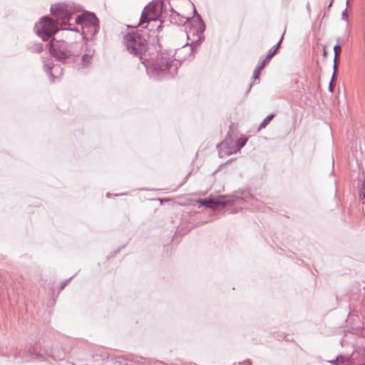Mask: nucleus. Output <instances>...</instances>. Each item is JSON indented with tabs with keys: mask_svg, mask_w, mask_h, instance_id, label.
Instances as JSON below:
<instances>
[{
	"mask_svg": "<svg viewBox=\"0 0 365 365\" xmlns=\"http://www.w3.org/2000/svg\"><path fill=\"white\" fill-rule=\"evenodd\" d=\"M127 50L138 58L145 68L150 78L162 80L173 77L177 73L180 63H174L173 56L167 51H158L154 57H150L146 51L147 41L145 38L136 32L128 33L123 38Z\"/></svg>",
	"mask_w": 365,
	"mask_h": 365,
	"instance_id": "f257e3e1",
	"label": "nucleus"
},
{
	"mask_svg": "<svg viewBox=\"0 0 365 365\" xmlns=\"http://www.w3.org/2000/svg\"><path fill=\"white\" fill-rule=\"evenodd\" d=\"M48 46L50 54L63 64L75 63L76 58L80 55L76 42H68L53 38Z\"/></svg>",
	"mask_w": 365,
	"mask_h": 365,
	"instance_id": "f03ea898",
	"label": "nucleus"
},
{
	"mask_svg": "<svg viewBox=\"0 0 365 365\" xmlns=\"http://www.w3.org/2000/svg\"><path fill=\"white\" fill-rule=\"evenodd\" d=\"M252 198V195L247 190H236L230 195H220L217 198L209 199L204 198L198 200L201 205L210 207L213 206L232 205L234 204L241 205L243 202H248Z\"/></svg>",
	"mask_w": 365,
	"mask_h": 365,
	"instance_id": "7ed1b4c3",
	"label": "nucleus"
},
{
	"mask_svg": "<svg viewBox=\"0 0 365 365\" xmlns=\"http://www.w3.org/2000/svg\"><path fill=\"white\" fill-rule=\"evenodd\" d=\"M194 15L192 21L190 22L191 26L187 32V39L190 41V43H187V45H189L190 46V56L192 54L194 49L200 46L205 41L204 31L206 28L205 24L201 16L195 9L194 10Z\"/></svg>",
	"mask_w": 365,
	"mask_h": 365,
	"instance_id": "20e7f679",
	"label": "nucleus"
},
{
	"mask_svg": "<svg viewBox=\"0 0 365 365\" xmlns=\"http://www.w3.org/2000/svg\"><path fill=\"white\" fill-rule=\"evenodd\" d=\"M51 14L58 19L62 20L63 24L66 25V21H69L72 16L81 11L82 8L80 5L73 2L58 3L51 6Z\"/></svg>",
	"mask_w": 365,
	"mask_h": 365,
	"instance_id": "39448f33",
	"label": "nucleus"
},
{
	"mask_svg": "<svg viewBox=\"0 0 365 365\" xmlns=\"http://www.w3.org/2000/svg\"><path fill=\"white\" fill-rule=\"evenodd\" d=\"M34 30L37 36L45 41L54 35L58 29V25L51 18L45 16L40 19L38 24H36Z\"/></svg>",
	"mask_w": 365,
	"mask_h": 365,
	"instance_id": "423d86ee",
	"label": "nucleus"
},
{
	"mask_svg": "<svg viewBox=\"0 0 365 365\" xmlns=\"http://www.w3.org/2000/svg\"><path fill=\"white\" fill-rule=\"evenodd\" d=\"M41 355V354L40 351H38V346L31 344L26 345L24 349H21L18 352L14 353L15 359L19 357L25 361L38 359Z\"/></svg>",
	"mask_w": 365,
	"mask_h": 365,
	"instance_id": "0eeeda50",
	"label": "nucleus"
},
{
	"mask_svg": "<svg viewBox=\"0 0 365 365\" xmlns=\"http://www.w3.org/2000/svg\"><path fill=\"white\" fill-rule=\"evenodd\" d=\"M90 19L88 21L86 24V25L83 26V34L86 35L87 39L93 40L94 36L98 33L100 26H99V21L97 18V16L94 14H89Z\"/></svg>",
	"mask_w": 365,
	"mask_h": 365,
	"instance_id": "6e6552de",
	"label": "nucleus"
},
{
	"mask_svg": "<svg viewBox=\"0 0 365 365\" xmlns=\"http://www.w3.org/2000/svg\"><path fill=\"white\" fill-rule=\"evenodd\" d=\"M93 54L94 50L87 51L86 53L81 56L80 62H77V58H76V62L73 63V67L78 72H83L84 69L88 68L92 64Z\"/></svg>",
	"mask_w": 365,
	"mask_h": 365,
	"instance_id": "1a4fd4ad",
	"label": "nucleus"
},
{
	"mask_svg": "<svg viewBox=\"0 0 365 365\" xmlns=\"http://www.w3.org/2000/svg\"><path fill=\"white\" fill-rule=\"evenodd\" d=\"M148 6L144 8L140 19L139 26H143L144 24H149L150 21L156 20V17L153 16Z\"/></svg>",
	"mask_w": 365,
	"mask_h": 365,
	"instance_id": "9d476101",
	"label": "nucleus"
},
{
	"mask_svg": "<svg viewBox=\"0 0 365 365\" xmlns=\"http://www.w3.org/2000/svg\"><path fill=\"white\" fill-rule=\"evenodd\" d=\"M148 6L150 9V11L157 18L158 14L163 11V0L153 1Z\"/></svg>",
	"mask_w": 365,
	"mask_h": 365,
	"instance_id": "9b49d317",
	"label": "nucleus"
},
{
	"mask_svg": "<svg viewBox=\"0 0 365 365\" xmlns=\"http://www.w3.org/2000/svg\"><path fill=\"white\" fill-rule=\"evenodd\" d=\"M172 14L170 15V21L172 24H175L177 25L184 24L186 21H190L189 19H186L184 21V17L182 16L179 13L175 11L173 8L170 9Z\"/></svg>",
	"mask_w": 365,
	"mask_h": 365,
	"instance_id": "f8f14e48",
	"label": "nucleus"
},
{
	"mask_svg": "<svg viewBox=\"0 0 365 365\" xmlns=\"http://www.w3.org/2000/svg\"><path fill=\"white\" fill-rule=\"evenodd\" d=\"M270 59H268L267 57L259 63V65L255 68L253 73V81L255 82L257 80L258 82L259 81V74L261 71L265 67V66L269 62Z\"/></svg>",
	"mask_w": 365,
	"mask_h": 365,
	"instance_id": "ddd939ff",
	"label": "nucleus"
},
{
	"mask_svg": "<svg viewBox=\"0 0 365 365\" xmlns=\"http://www.w3.org/2000/svg\"><path fill=\"white\" fill-rule=\"evenodd\" d=\"M89 14H94L92 12H88V11H86V12H84L83 14H82L81 15H78L76 19H75V21L77 24H79V25H81L82 26V28L83 27L84 25H86V24L88 21V20L90 19V16Z\"/></svg>",
	"mask_w": 365,
	"mask_h": 365,
	"instance_id": "4468645a",
	"label": "nucleus"
},
{
	"mask_svg": "<svg viewBox=\"0 0 365 365\" xmlns=\"http://www.w3.org/2000/svg\"><path fill=\"white\" fill-rule=\"evenodd\" d=\"M284 33L282 34V36H281L279 41L277 42V44H275L268 52V54L267 56H266L268 59H270L276 55V53H277V51L279 49V48L281 46V43L282 42V40H283V37H284Z\"/></svg>",
	"mask_w": 365,
	"mask_h": 365,
	"instance_id": "2eb2a0df",
	"label": "nucleus"
},
{
	"mask_svg": "<svg viewBox=\"0 0 365 365\" xmlns=\"http://www.w3.org/2000/svg\"><path fill=\"white\" fill-rule=\"evenodd\" d=\"M247 137H240L236 140V148L237 150L240 151L247 143Z\"/></svg>",
	"mask_w": 365,
	"mask_h": 365,
	"instance_id": "dca6fc26",
	"label": "nucleus"
},
{
	"mask_svg": "<svg viewBox=\"0 0 365 365\" xmlns=\"http://www.w3.org/2000/svg\"><path fill=\"white\" fill-rule=\"evenodd\" d=\"M274 115H275L274 113H271V114H269L268 115H267L265 117V118L262 120V122L260 123L258 130H259L262 128H265L269 124V123L273 119Z\"/></svg>",
	"mask_w": 365,
	"mask_h": 365,
	"instance_id": "f3484780",
	"label": "nucleus"
},
{
	"mask_svg": "<svg viewBox=\"0 0 365 365\" xmlns=\"http://www.w3.org/2000/svg\"><path fill=\"white\" fill-rule=\"evenodd\" d=\"M43 71L46 74H48L49 76L51 81L52 82H53L55 76L52 73L51 66L48 64H44L43 65Z\"/></svg>",
	"mask_w": 365,
	"mask_h": 365,
	"instance_id": "a211bd4d",
	"label": "nucleus"
},
{
	"mask_svg": "<svg viewBox=\"0 0 365 365\" xmlns=\"http://www.w3.org/2000/svg\"><path fill=\"white\" fill-rule=\"evenodd\" d=\"M31 52L40 53L43 50V46L41 43H35L30 48Z\"/></svg>",
	"mask_w": 365,
	"mask_h": 365,
	"instance_id": "6ab92c4d",
	"label": "nucleus"
},
{
	"mask_svg": "<svg viewBox=\"0 0 365 365\" xmlns=\"http://www.w3.org/2000/svg\"><path fill=\"white\" fill-rule=\"evenodd\" d=\"M336 41H337L336 44H335L334 46V56H336V58H339V54H340L341 51V46L339 44L340 38H337Z\"/></svg>",
	"mask_w": 365,
	"mask_h": 365,
	"instance_id": "aec40b11",
	"label": "nucleus"
},
{
	"mask_svg": "<svg viewBox=\"0 0 365 365\" xmlns=\"http://www.w3.org/2000/svg\"><path fill=\"white\" fill-rule=\"evenodd\" d=\"M339 63V58H336V56H334V65H333L334 73H333V75H332V79H334L336 78V71H337V66H338Z\"/></svg>",
	"mask_w": 365,
	"mask_h": 365,
	"instance_id": "412c9836",
	"label": "nucleus"
},
{
	"mask_svg": "<svg viewBox=\"0 0 365 365\" xmlns=\"http://www.w3.org/2000/svg\"><path fill=\"white\" fill-rule=\"evenodd\" d=\"M359 197L363 199V204H365V182L363 184L362 187L359 192Z\"/></svg>",
	"mask_w": 365,
	"mask_h": 365,
	"instance_id": "4be33fe9",
	"label": "nucleus"
},
{
	"mask_svg": "<svg viewBox=\"0 0 365 365\" xmlns=\"http://www.w3.org/2000/svg\"><path fill=\"white\" fill-rule=\"evenodd\" d=\"M72 278L73 277H71L70 278L61 282L59 287L60 290H63Z\"/></svg>",
	"mask_w": 365,
	"mask_h": 365,
	"instance_id": "5701e85b",
	"label": "nucleus"
},
{
	"mask_svg": "<svg viewBox=\"0 0 365 365\" xmlns=\"http://www.w3.org/2000/svg\"><path fill=\"white\" fill-rule=\"evenodd\" d=\"M338 361H341V362L343 361V356L341 355L338 356L335 361H333V360L332 361H329V362L331 363V364H334V363L338 362Z\"/></svg>",
	"mask_w": 365,
	"mask_h": 365,
	"instance_id": "b1692460",
	"label": "nucleus"
},
{
	"mask_svg": "<svg viewBox=\"0 0 365 365\" xmlns=\"http://www.w3.org/2000/svg\"><path fill=\"white\" fill-rule=\"evenodd\" d=\"M341 19L346 21H348V14L346 12V9H345L341 14Z\"/></svg>",
	"mask_w": 365,
	"mask_h": 365,
	"instance_id": "393cba45",
	"label": "nucleus"
},
{
	"mask_svg": "<svg viewBox=\"0 0 365 365\" xmlns=\"http://www.w3.org/2000/svg\"><path fill=\"white\" fill-rule=\"evenodd\" d=\"M334 79H332L331 80L330 83H329V91L332 93L333 92V90H334V86H333V84H332V82Z\"/></svg>",
	"mask_w": 365,
	"mask_h": 365,
	"instance_id": "a878e982",
	"label": "nucleus"
},
{
	"mask_svg": "<svg viewBox=\"0 0 365 365\" xmlns=\"http://www.w3.org/2000/svg\"><path fill=\"white\" fill-rule=\"evenodd\" d=\"M306 9H307V12L309 13V14H310V13H311V9H310V6H309V3H307V4Z\"/></svg>",
	"mask_w": 365,
	"mask_h": 365,
	"instance_id": "bb28decb",
	"label": "nucleus"
},
{
	"mask_svg": "<svg viewBox=\"0 0 365 365\" xmlns=\"http://www.w3.org/2000/svg\"><path fill=\"white\" fill-rule=\"evenodd\" d=\"M64 29H66V30H70V31H78V29H77L71 28V27L65 28Z\"/></svg>",
	"mask_w": 365,
	"mask_h": 365,
	"instance_id": "cd10ccee",
	"label": "nucleus"
},
{
	"mask_svg": "<svg viewBox=\"0 0 365 365\" xmlns=\"http://www.w3.org/2000/svg\"><path fill=\"white\" fill-rule=\"evenodd\" d=\"M227 140L226 138L224 142L221 143V145L225 147L227 145Z\"/></svg>",
	"mask_w": 365,
	"mask_h": 365,
	"instance_id": "c85d7f7f",
	"label": "nucleus"
},
{
	"mask_svg": "<svg viewBox=\"0 0 365 365\" xmlns=\"http://www.w3.org/2000/svg\"><path fill=\"white\" fill-rule=\"evenodd\" d=\"M323 56H324V57H327V52L325 48H324V49H323Z\"/></svg>",
	"mask_w": 365,
	"mask_h": 365,
	"instance_id": "c756f323",
	"label": "nucleus"
},
{
	"mask_svg": "<svg viewBox=\"0 0 365 365\" xmlns=\"http://www.w3.org/2000/svg\"><path fill=\"white\" fill-rule=\"evenodd\" d=\"M333 1H334V0H331V1H330V3H329V4L328 5V9H330V7L332 6Z\"/></svg>",
	"mask_w": 365,
	"mask_h": 365,
	"instance_id": "7c9ffc66",
	"label": "nucleus"
},
{
	"mask_svg": "<svg viewBox=\"0 0 365 365\" xmlns=\"http://www.w3.org/2000/svg\"><path fill=\"white\" fill-rule=\"evenodd\" d=\"M252 83H251V84H250L249 88H248L247 91H246V93H247L248 92H250V89H251V88H252Z\"/></svg>",
	"mask_w": 365,
	"mask_h": 365,
	"instance_id": "2f4dec72",
	"label": "nucleus"
},
{
	"mask_svg": "<svg viewBox=\"0 0 365 365\" xmlns=\"http://www.w3.org/2000/svg\"><path fill=\"white\" fill-rule=\"evenodd\" d=\"M127 193H120V194H115V196H121V195H125Z\"/></svg>",
	"mask_w": 365,
	"mask_h": 365,
	"instance_id": "473e14b6",
	"label": "nucleus"
},
{
	"mask_svg": "<svg viewBox=\"0 0 365 365\" xmlns=\"http://www.w3.org/2000/svg\"><path fill=\"white\" fill-rule=\"evenodd\" d=\"M119 252H120V249H118L117 250H115V251L114 252V253H113V255H116V254H117V253H118Z\"/></svg>",
	"mask_w": 365,
	"mask_h": 365,
	"instance_id": "72a5a7b5",
	"label": "nucleus"
},
{
	"mask_svg": "<svg viewBox=\"0 0 365 365\" xmlns=\"http://www.w3.org/2000/svg\"><path fill=\"white\" fill-rule=\"evenodd\" d=\"M106 197H110V193L108 192V193L106 194Z\"/></svg>",
	"mask_w": 365,
	"mask_h": 365,
	"instance_id": "f704fd0d",
	"label": "nucleus"
},
{
	"mask_svg": "<svg viewBox=\"0 0 365 365\" xmlns=\"http://www.w3.org/2000/svg\"><path fill=\"white\" fill-rule=\"evenodd\" d=\"M334 160L332 161V170H334Z\"/></svg>",
	"mask_w": 365,
	"mask_h": 365,
	"instance_id": "c9c22d12",
	"label": "nucleus"
},
{
	"mask_svg": "<svg viewBox=\"0 0 365 365\" xmlns=\"http://www.w3.org/2000/svg\"><path fill=\"white\" fill-rule=\"evenodd\" d=\"M349 0L346 1V6H348Z\"/></svg>",
	"mask_w": 365,
	"mask_h": 365,
	"instance_id": "e433bc0d",
	"label": "nucleus"
},
{
	"mask_svg": "<svg viewBox=\"0 0 365 365\" xmlns=\"http://www.w3.org/2000/svg\"><path fill=\"white\" fill-rule=\"evenodd\" d=\"M363 365H365V364H364Z\"/></svg>",
	"mask_w": 365,
	"mask_h": 365,
	"instance_id": "4c0bfd02",
	"label": "nucleus"
}]
</instances>
